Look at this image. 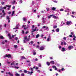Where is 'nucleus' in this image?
<instances>
[{
    "label": "nucleus",
    "instance_id": "a19ab883",
    "mask_svg": "<svg viewBox=\"0 0 76 76\" xmlns=\"http://www.w3.org/2000/svg\"><path fill=\"white\" fill-rule=\"evenodd\" d=\"M12 12H7V13L9 14V15H10V14H11Z\"/></svg>",
    "mask_w": 76,
    "mask_h": 76
},
{
    "label": "nucleus",
    "instance_id": "bf43d9fd",
    "mask_svg": "<svg viewBox=\"0 0 76 76\" xmlns=\"http://www.w3.org/2000/svg\"><path fill=\"white\" fill-rule=\"evenodd\" d=\"M64 45H66V42H64Z\"/></svg>",
    "mask_w": 76,
    "mask_h": 76
},
{
    "label": "nucleus",
    "instance_id": "774afa93",
    "mask_svg": "<svg viewBox=\"0 0 76 76\" xmlns=\"http://www.w3.org/2000/svg\"><path fill=\"white\" fill-rule=\"evenodd\" d=\"M4 44V42H2V44Z\"/></svg>",
    "mask_w": 76,
    "mask_h": 76
},
{
    "label": "nucleus",
    "instance_id": "0e129e2a",
    "mask_svg": "<svg viewBox=\"0 0 76 76\" xmlns=\"http://www.w3.org/2000/svg\"><path fill=\"white\" fill-rule=\"evenodd\" d=\"M2 12L3 13H4V10H2Z\"/></svg>",
    "mask_w": 76,
    "mask_h": 76
},
{
    "label": "nucleus",
    "instance_id": "1a4fd4ad",
    "mask_svg": "<svg viewBox=\"0 0 76 76\" xmlns=\"http://www.w3.org/2000/svg\"><path fill=\"white\" fill-rule=\"evenodd\" d=\"M42 22L43 23H44L45 22V19L44 18H42Z\"/></svg>",
    "mask_w": 76,
    "mask_h": 76
},
{
    "label": "nucleus",
    "instance_id": "052dcab7",
    "mask_svg": "<svg viewBox=\"0 0 76 76\" xmlns=\"http://www.w3.org/2000/svg\"><path fill=\"white\" fill-rule=\"evenodd\" d=\"M61 71H64V69L63 68H62L61 69Z\"/></svg>",
    "mask_w": 76,
    "mask_h": 76
},
{
    "label": "nucleus",
    "instance_id": "a18cd8bd",
    "mask_svg": "<svg viewBox=\"0 0 76 76\" xmlns=\"http://www.w3.org/2000/svg\"><path fill=\"white\" fill-rule=\"evenodd\" d=\"M25 27H26V25H23V28H25Z\"/></svg>",
    "mask_w": 76,
    "mask_h": 76
},
{
    "label": "nucleus",
    "instance_id": "37998d69",
    "mask_svg": "<svg viewBox=\"0 0 76 76\" xmlns=\"http://www.w3.org/2000/svg\"><path fill=\"white\" fill-rule=\"evenodd\" d=\"M33 54L34 56H35V55H36V52H33Z\"/></svg>",
    "mask_w": 76,
    "mask_h": 76
},
{
    "label": "nucleus",
    "instance_id": "412c9836",
    "mask_svg": "<svg viewBox=\"0 0 76 76\" xmlns=\"http://www.w3.org/2000/svg\"><path fill=\"white\" fill-rule=\"evenodd\" d=\"M53 16V15H50L48 16V19H50V18H51V16Z\"/></svg>",
    "mask_w": 76,
    "mask_h": 76
},
{
    "label": "nucleus",
    "instance_id": "b1692460",
    "mask_svg": "<svg viewBox=\"0 0 76 76\" xmlns=\"http://www.w3.org/2000/svg\"><path fill=\"white\" fill-rule=\"evenodd\" d=\"M50 63L52 64H54V61H52L50 62Z\"/></svg>",
    "mask_w": 76,
    "mask_h": 76
},
{
    "label": "nucleus",
    "instance_id": "69168bd1",
    "mask_svg": "<svg viewBox=\"0 0 76 76\" xmlns=\"http://www.w3.org/2000/svg\"><path fill=\"white\" fill-rule=\"evenodd\" d=\"M15 8V7L14 6H13L12 7V9H14Z\"/></svg>",
    "mask_w": 76,
    "mask_h": 76
},
{
    "label": "nucleus",
    "instance_id": "09e8293b",
    "mask_svg": "<svg viewBox=\"0 0 76 76\" xmlns=\"http://www.w3.org/2000/svg\"><path fill=\"white\" fill-rule=\"evenodd\" d=\"M61 45H63V42H61Z\"/></svg>",
    "mask_w": 76,
    "mask_h": 76
},
{
    "label": "nucleus",
    "instance_id": "ddd939ff",
    "mask_svg": "<svg viewBox=\"0 0 76 76\" xmlns=\"http://www.w3.org/2000/svg\"><path fill=\"white\" fill-rule=\"evenodd\" d=\"M52 67H53V69H55V70H57V68H56V66H52Z\"/></svg>",
    "mask_w": 76,
    "mask_h": 76
},
{
    "label": "nucleus",
    "instance_id": "6e6552de",
    "mask_svg": "<svg viewBox=\"0 0 76 76\" xmlns=\"http://www.w3.org/2000/svg\"><path fill=\"white\" fill-rule=\"evenodd\" d=\"M19 24H18L17 25L16 28H13V29H19Z\"/></svg>",
    "mask_w": 76,
    "mask_h": 76
},
{
    "label": "nucleus",
    "instance_id": "4c0bfd02",
    "mask_svg": "<svg viewBox=\"0 0 76 76\" xmlns=\"http://www.w3.org/2000/svg\"><path fill=\"white\" fill-rule=\"evenodd\" d=\"M40 37L41 38H42L43 37H44V35L43 34H42L41 35Z\"/></svg>",
    "mask_w": 76,
    "mask_h": 76
},
{
    "label": "nucleus",
    "instance_id": "f3484780",
    "mask_svg": "<svg viewBox=\"0 0 76 76\" xmlns=\"http://www.w3.org/2000/svg\"><path fill=\"white\" fill-rule=\"evenodd\" d=\"M61 51H63V52L64 51H65V48H62Z\"/></svg>",
    "mask_w": 76,
    "mask_h": 76
},
{
    "label": "nucleus",
    "instance_id": "c9c22d12",
    "mask_svg": "<svg viewBox=\"0 0 76 76\" xmlns=\"http://www.w3.org/2000/svg\"><path fill=\"white\" fill-rule=\"evenodd\" d=\"M54 29H55L57 27V26H53Z\"/></svg>",
    "mask_w": 76,
    "mask_h": 76
},
{
    "label": "nucleus",
    "instance_id": "603ef678",
    "mask_svg": "<svg viewBox=\"0 0 76 76\" xmlns=\"http://www.w3.org/2000/svg\"><path fill=\"white\" fill-rule=\"evenodd\" d=\"M36 47H37V48H39V46L37 45L36 46Z\"/></svg>",
    "mask_w": 76,
    "mask_h": 76
},
{
    "label": "nucleus",
    "instance_id": "338daca9",
    "mask_svg": "<svg viewBox=\"0 0 76 76\" xmlns=\"http://www.w3.org/2000/svg\"><path fill=\"white\" fill-rule=\"evenodd\" d=\"M31 70V71H33V69L32 68H30Z\"/></svg>",
    "mask_w": 76,
    "mask_h": 76
},
{
    "label": "nucleus",
    "instance_id": "79ce46f5",
    "mask_svg": "<svg viewBox=\"0 0 76 76\" xmlns=\"http://www.w3.org/2000/svg\"><path fill=\"white\" fill-rule=\"evenodd\" d=\"M21 76H25V74H24V73H22L21 74Z\"/></svg>",
    "mask_w": 76,
    "mask_h": 76
},
{
    "label": "nucleus",
    "instance_id": "7c9ffc66",
    "mask_svg": "<svg viewBox=\"0 0 76 76\" xmlns=\"http://www.w3.org/2000/svg\"><path fill=\"white\" fill-rule=\"evenodd\" d=\"M19 2L20 4H21V3H22L23 1H22V0H20Z\"/></svg>",
    "mask_w": 76,
    "mask_h": 76
},
{
    "label": "nucleus",
    "instance_id": "13d9d810",
    "mask_svg": "<svg viewBox=\"0 0 76 76\" xmlns=\"http://www.w3.org/2000/svg\"><path fill=\"white\" fill-rule=\"evenodd\" d=\"M3 9H6V7H3Z\"/></svg>",
    "mask_w": 76,
    "mask_h": 76
},
{
    "label": "nucleus",
    "instance_id": "473e14b6",
    "mask_svg": "<svg viewBox=\"0 0 76 76\" xmlns=\"http://www.w3.org/2000/svg\"><path fill=\"white\" fill-rule=\"evenodd\" d=\"M23 20H24L25 22H26V18H23Z\"/></svg>",
    "mask_w": 76,
    "mask_h": 76
},
{
    "label": "nucleus",
    "instance_id": "8fccbe9b",
    "mask_svg": "<svg viewBox=\"0 0 76 76\" xmlns=\"http://www.w3.org/2000/svg\"><path fill=\"white\" fill-rule=\"evenodd\" d=\"M37 12V10H34V12H35V13Z\"/></svg>",
    "mask_w": 76,
    "mask_h": 76
},
{
    "label": "nucleus",
    "instance_id": "9d476101",
    "mask_svg": "<svg viewBox=\"0 0 76 76\" xmlns=\"http://www.w3.org/2000/svg\"><path fill=\"white\" fill-rule=\"evenodd\" d=\"M5 57H8V58H11L12 56L10 54H9L8 55L6 54L5 55Z\"/></svg>",
    "mask_w": 76,
    "mask_h": 76
},
{
    "label": "nucleus",
    "instance_id": "6e6d98bb",
    "mask_svg": "<svg viewBox=\"0 0 76 76\" xmlns=\"http://www.w3.org/2000/svg\"><path fill=\"white\" fill-rule=\"evenodd\" d=\"M15 39V40L17 41V40L18 39V37H16Z\"/></svg>",
    "mask_w": 76,
    "mask_h": 76
},
{
    "label": "nucleus",
    "instance_id": "4be33fe9",
    "mask_svg": "<svg viewBox=\"0 0 76 76\" xmlns=\"http://www.w3.org/2000/svg\"><path fill=\"white\" fill-rule=\"evenodd\" d=\"M15 2H16V1L15 0L13 1L12 2V4H14V3H15Z\"/></svg>",
    "mask_w": 76,
    "mask_h": 76
},
{
    "label": "nucleus",
    "instance_id": "9b49d317",
    "mask_svg": "<svg viewBox=\"0 0 76 76\" xmlns=\"http://www.w3.org/2000/svg\"><path fill=\"white\" fill-rule=\"evenodd\" d=\"M73 48V46H72L71 45H69V46L68 47V48L69 50H70L72 48Z\"/></svg>",
    "mask_w": 76,
    "mask_h": 76
},
{
    "label": "nucleus",
    "instance_id": "c03bdc74",
    "mask_svg": "<svg viewBox=\"0 0 76 76\" xmlns=\"http://www.w3.org/2000/svg\"><path fill=\"white\" fill-rule=\"evenodd\" d=\"M7 63L8 64H10V62L8 61H7Z\"/></svg>",
    "mask_w": 76,
    "mask_h": 76
},
{
    "label": "nucleus",
    "instance_id": "2f4dec72",
    "mask_svg": "<svg viewBox=\"0 0 76 76\" xmlns=\"http://www.w3.org/2000/svg\"><path fill=\"white\" fill-rule=\"evenodd\" d=\"M51 9L52 10H56V8H54V7H52L51 8Z\"/></svg>",
    "mask_w": 76,
    "mask_h": 76
},
{
    "label": "nucleus",
    "instance_id": "a878e982",
    "mask_svg": "<svg viewBox=\"0 0 76 76\" xmlns=\"http://www.w3.org/2000/svg\"><path fill=\"white\" fill-rule=\"evenodd\" d=\"M33 43H34V41H32L31 42H29V44H32Z\"/></svg>",
    "mask_w": 76,
    "mask_h": 76
},
{
    "label": "nucleus",
    "instance_id": "393cba45",
    "mask_svg": "<svg viewBox=\"0 0 76 76\" xmlns=\"http://www.w3.org/2000/svg\"><path fill=\"white\" fill-rule=\"evenodd\" d=\"M41 64L39 63L38 64V67H41Z\"/></svg>",
    "mask_w": 76,
    "mask_h": 76
},
{
    "label": "nucleus",
    "instance_id": "5701e85b",
    "mask_svg": "<svg viewBox=\"0 0 76 76\" xmlns=\"http://www.w3.org/2000/svg\"><path fill=\"white\" fill-rule=\"evenodd\" d=\"M6 7H8V8H10L11 7V5H6Z\"/></svg>",
    "mask_w": 76,
    "mask_h": 76
},
{
    "label": "nucleus",
    "instance_id": "c85d7f7f",
    "mask_svg": "<svg viewBox=\"0 0 76 76\" xmlns=\"http://www.w3.org/2000/svg\"><path fill=\"white\" fill-rule=\"evenodd\" d=\"M14 47L15 48H18V46L16 45H14Z\"/></svg>",
    "mask_w": 76,
    "mask_h": 76
},
{
    "label": "nucleus",
    "instance_id": "f03ea898",
    "mask_svg": "<svg viewBox=\"0 0 76 76\" xmlns=\"http://www.w3.org/2000/svg\"><path fill=\"white\" fill-rule=\"evenodd\" d=\"M30 39V38H27V36H25L24 37V40H23L24 43H26V42H27L28 41H29Z\"/></svg>",
    "mask_w": 76,
    "mask_h": 76
},
{
    "label": "nucleus",
    "instance_id": "dca6fc26",
    "mask_svg": "<svg viewBox=\"0 0 76 76\" xmlns=\"http://www.w3.org/2000/svg\"><path fill=\"white\" fill-rule=\"evenodd\" d=\"M8 74H9L10 76H13V74L10 73V72H8Z\"/></svg>",
    "mask_w": 76,
    "mask_h": 76
},
{
    "label": "nucleus",
    "instance_id": "49530a36",
    "mask_svg": "<svg viewBox=\"0 0 76 76\" xmlns=\"http://www.w3.org/2000/svg\"><path fill=\"white\" fill-rule=\"evenodd\" d=\"M1 3L3 5L4 4L5 2L2 1L1 2Z\"/></svg>",
    "mask_w": 76,
    "mask_h": 76
},
{
    "label": "nucleus",
    "instance_id": "aec40b11",
    "mask_svg": "<svg viewBox=\"0 0 76 76\" xmlns=\"http://www.w3.org/2000/svg\"><path fill=\"white\" fill-rule=\"evenodd\" d=\"M39 34H38L36 36V38H39Z\"/></svg>",
    "mask_w": 76,
    "mask_h": 76
},
{
    "label": "nucleus",
    "instance_id": "6ab92c4d",
    "mask_svg": "<svg viewBox=\"0 0 76 76\" xmlns=\"http://www.w3.org/2000/svg\"><path fill=\"white\" fill-rule=\"evenodd\" d=\"M28 28H29V26L28 25L27 27H26V28H24V29H28Z\"/></svg>",
    "mask_w": 76,
    "mask_h": 76
},
{
    "label": "nucleus",
    "instance_id": "f704fd0d",
    "mask_svg": "<svg viewBox=\"0 0 76 76\" xmlns=\"http://www.w3.org/2000/svg\"><path fill=\"white\" fill-rule=\"evenodd\" d=\"M46 9L47 11H50V9H49L48 8H46Z\"/></svg>",
    "mask_w": 76,
    "mask_h": 76
},
{
    "label": "nucleus",
    "instance_id": "de8ad7c7",
    "mask_svg": "<svg viewBox=\"0 0 76 76\" xmlns=\"http://www.w3.org/2000/svg\"><path fill=\"white\" fill-rule=\"evenodd\" d=\"M63 39H64V40H66V37H64Z\"/></svg>",
    "mask_w": 76,
    "mask_h": 76
},
{
    "label": "nucleus",
    "instance_id": "72a5a7b5",
    "mask_svg": "<svg viewBox=\"0 0 76 76\" xmlns=\"http://www.w3.org/2000/svg\"><path fill=\"white\" fill-rule=\"evenodd\" d=\"M15 76H20V75H19V74H18V73H16L15 74Z\"/></svg>",
    "mask_w": 76,
    "mask_h": 76
},
{
    "label": "nucleus",
    "instance_id": "423d86ee",
    "mask_svg": "<svg viewBox=\"0 0 76 76\" xmlns=\"http://www.w3.org/2000/svg\"><path fill=\"white\" fill-rule=\"evenodd\" d=\"M6 19L8 20V22L9 23L10 22V18H9V16H7L6 17Z\"/></svg>",
    "mask_w": 76,
    "mask_h": 76
},
{
    "label": "nucleus",
    "instance_id": "cd10ccee",
    "mask_svg": "<svg viewBox=\"0 0 76 76\" xmlns=\"http://www.w3.org/2000/svg\"><path fill=\"white\" fill-rule=\"evenodd\" d=\"M53 15V18H54V19H57V17H56L55 15Z\"/></svg>",
    "mask_w": 76,
    "mask_h": 76
},
{
    "label": "nucleus",
    "instance_id": "c756f323",
    "mask_svg": "<svg viewBox=\"0 0 76 76\" xmlns=\"http://www.w3.org/2000/svg\"><path fill=\"white\" fill-rule=\"evenodd\" d=\"M26 58H25L24 56H23L21 57V60H22V59H26Z\"/></svg>",
    "mask_w": 76,
    "mask_h": 76
},
{
    "label": "nucleus",
    "instance_id": "e433bc0d",
    "mask_svg": "<svg viewBox=\"0 0 76 76\" xmlns=\"http://www.w3.org/2000/svg\"><path fill=\"white\" fill-rule=\"evenodd\" d=\"M7 51H10V47H9V48L7 49Z\"/></svg>",
    "mask_w": 76,
    "mask_h": 76
},
{
    "label": "nucleus",
    "instance_id": "4468645a",
    "mask_svg": "<svg viewBox=\"0 0 76 76\" xmlns=\"http://www.w3.org/2000/svg\"><path fill=\"white\" fill-rule=\"evenodd\" d=\"M43 28H46L47 30H48V28L47 26H44L43 27Z\"/></svg>",
    "mask_w": 76,
    "mask_h": 76
},
{
    "label": "nucleus",
    "instance_id": "58836bf2",
    "mask_svg": "<svg viewBox=\"0 0 76 76\" xmlns=\"http://www.w3.org/2000/svg\"><path fill=\"white\" fill-rule=\"evenodd\" d=\"M0 38L1 39H3V36H0Z\"/></svg>",
    "mask_w": 76,
    "mask_h": 76
},
{
    "label": "nucleus",
    "instance_id": "a211bd4d",
    "mask_svg": "<svg viewBox=\"0 0 76 76\" xmlns=\"http://www.w3.org/2000/svg\"><path fill=\"white\" fill-rule=\"evenodd\" d=\"M8 35L10 39H12V37H11V36H10V34H9Z\"/></svg>",
    "mask_w": 76,
    "mask_h": 76
},
{
    "label": "nucleus",
    "instance_id": "20e7f679",
    "mask_svg": "<svg viewBox=\"0 0 76 76\" xmlns=\"http://www.w3.org/2000/svg\"><path fill=\"white\" fill-rule=\"evenodd\" d=\"M45 46H42L39 47V50L40 51H42L45 49Z\"/></svg>",
    "mask_w": 76,
    "mask_h": 76
},
{
    "label": "nucleus",
    "instance_id": "39448f33",
    "mask_svg": "<svg viewBox=\"0 0 76 76\" xmlns=\"http://www.w3.org/2000/svg\"><path fill=\"white\" fill-rule=\"evenodd\" d=\"M37 27H36L35 28V29H32V31H31V32L32 33H31L32 35H33V32H35V31H37Z\"/></svg>",
    "mask_w": 76,
    "mask_h": 76
},
{
    "label": "nucleus",
    "instance_id": "ea45409f",
    "mask_svg": "<svg viewBox=\"0 0 76 76\" xmlns=\"http://www.w3.org/2000/svg\"><path fill=\"white\" fill-rule=\"evenodd\" d=\"M22 34H25V31L23 30L22 31Z\"/></svg>",
    "mask_w": 76,
    "mask_h": 76
},
{
    "label": "nucleus",
    "instance_id": "5fc2aeb1",
    "mask_svg": "<svg viewBox=\"0 0 76 76\" xmlns=\"http://www.w3.org/2000/svg\"><path fill=\"white\" fill-rule=\"evenodd\" d=\"M3 9V8L2 7L1 8H0V10H2Z\"/></svg>",
    "mask_w": 76,
    "mask_h": 76
},
{
    "label": "nucleus",
    "instance_id": "f257e3e1",
    "mask_svg": "<svg viewBox=\"0 0 76 76\" xmlns=\"http://www.w3.org/2000/svg\"><path fill=\"white\" fill-rule=\"evenodd\" d=\"M11 66H12V67L13 68H15V69H18L19 67H18V66H15V61H13L12 63H11L10 64Z\"/></svg>",
    "mask_w": 76,
    "mask_h": 76
},
{
    "label": "nucleus",
    "instance_id": "e2e57ef3",
    "mask_svg": "<svg viewBox=\"0 0 76 76\" xmlns=\"http://www.w3.org/2000/svg\"><path fill=\"white\" fill-rule=\"evenodd\" d=\"M59 32V28H57V32Z\"/></svg>",
    "mask_w": 76,
    "mask_h": 76
},
{
    "label": "nucleus",
    "instance_id": "2eb2a0df",
    "mask_svg": "<svg viewBox=\"0 0 76 76\" xmlns=\"http://www.w3.org/2000/svg\"><path fill=\"white\" fill-rule=\"evenodd\" d=\"M46 64L48 66H50V63L48 61L46 62Z\"/></svg>",
    "mask_w": 76,
    "mask_h": 76
},
{
    "label": "nucleus",
    "instance_id": "f8f14e48",
    "mask_svg": "<svg viewBox=\"0 0 76 76\" xmlns=\"http://www.w3.org/2000/svg\"><path fill=\"white\" fill-rule=\"evenodd\" d=\"M71 22H72L71 21H67L66 23L67 25H70V23H71Z\"/></svg>",
    "mask_w": 76,
    "mask_h": 76
},
{
    "label": "nucleus",
    "instance_id": "680f3d73",
    "mask_svg": "<svg viewBox=\"0 0 76 76\" xmlns=\"http://www.w3.org/2000/svg\"><path fill=\"white\" fill-rule=\"evenodd\" d=\"M18 53H22V51H21L20 50H19L18 51Z\"/></svg>",
    "mask_w": 76,
    "mask_h": 76
},
{
    "label": "nucleus",
    "instance_id": "864d4df0",
    "mask_svg": "<svg viewBox=\"0 0 76 76\" xmlns=\"http://www.w3.org/2000/svg\"><path fill=\"white\" fill-rule=\"evenodd\" d=\"M60 10V11H63V9H61Z\"/></svg>",
    "mask_w": 76,
    "mask_h": 76
},
{
    "label": "nucleus",
    "instance_id": "7ed1b4c3",
    "mask_svg": "<svg viewBox=\"0 0 76 76\" xmlns=\"http://www.w3.org/2000/svg\"><path fill=\"white\" fill-rule=\"evenodd\" d=\"M24 73H28V74H30L31 75L33 73V72H30L29 71H28L26 70V69H25L24 70Z\"/></svg>",
    "mask_w": 76,
    "mask_h": 76
},
{
    "label": "nucleus",
    "instance_id": "bb28decb",
    "mask_svg": "<svg viewBox=\"0 0 76 76\" xmlns=\"http://www.w3.org/2000/svg\"><path fill=\"white\" fill-rule=\"evenodd\" d=\"M14 13H15V11H13L12 12V14L11 15V16H13V15H14Z\"/></svg>",
    "mask_w": 76,
    "mask_h": 76
},
{
    "label": "nucleus",
    "instance_id": "4d7b16f0",
    "mask_svg": "<svg viewBox=\"0 0 76 76\" xmlns=\"http://www.w3.org/2000/svg\"><path fill=\"white\" fill-rule=\"evenodd\" d=\"M69 36L71 38H72V37H73V36L72 35H69Z\"/></svg>",
    "mask_w": 76,
    "mask_h": 76
},
{
    "label": "nucleus",
    "instance_id": "3c124183",
    "mask_svg": "<svg viewBox=\"0 0 76 76\" xmlns=\"http://www.w3.org/2000/svg\"><path fill=\"white\" fill-rule=\"evenodd\" d=\"M32 29H34V27H35V26H34V25H33L32 26Z\"/></svg>",
    "mask_w": 76,
    "mask_h": 76
},
{
    "label": "nucleus",
    "instance_id": "0eeeda50",
    "mask_svg": "<svg viewBox=\"0 0 76 76\" xmlns=\"http://www.w3.org/2000/svg\"><path fill=\"white\" fill-rule=\"evenodd\" d=\"M51 37H50V36H49L47 39V41L48 42H49L51 40Z\"/></svg>",
    "mask_w": 76,
    "mask_h": 76
}]
</instances>
